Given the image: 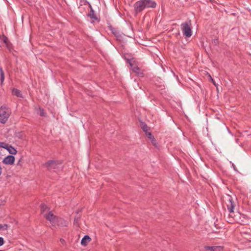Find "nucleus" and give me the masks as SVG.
<instances>
[{"instance_id": "nucleus-4", "label": "nucleus", "mask_w": 251, "mask_h": 251, "mask_svg": "<svg viewBox=\"0 0 251 251\" xmlns=\"http://www.w3.org/2000/svg\"><path fill=\"white\" fill-rule=\"evenodd\" d=\"M44 217L50 221L52 226H56L58 217L54 215L51 211H49L48 213L44 214Z\"/></svg>"}, {"instance_id": "nucleus-11", "label": "nucleus", "mask_w": 251, "mask_h": 251, "mask_svg": "<svg viewBox=\"0 0 251 251\" xmlns=\"http://www.w3.org/2000/svg\"><path fill=\"white\" fill-rule=\"evenodd\" d=\"M204 248L210 251H223V248L222 246H205Z\"/></svg>"}, {"instance_id": "nucleus-15", "label": "nucleus", "mask_w": 251, "mask_h": 251, "mask_svg": "<svg viewBox=\"0 0 251 251\" xmlns=\"http://www.w3.org/2000/svg\"><path fill=\"white\" fill-rule=\"evenodd\" d=\"M12 94L14 95H15L17 97H20V98H22V95L21 93V91L19 90H18L17 89H16V88H14L12 90Z\"/></svg>"}, {"instance_id": "nucleus-10", "label": "nucleus", "mask_w": 251, "mask_h": 251, "mask_svg": "<svg viewBox=\"0 0 251 251\" xmlns=\"http://www.w3.org/2000/svg\"><path fill=\"white\" fill-rule=\"evenodd\" d=\"M69 224V222L64 220L63 219L57 218V224L56 226H58L60 227L67 226Z\"/></svg>"}, {"instance_id": "nucleus-28", "label": "nucleus", "mask_w": 251, "mask_h": 251, "mask_svg": "<svg viewBox=\"0 0 251 251\" xmlns=\"http://www.w3.org/2000/svg\"><path fill=\"white\" fill-rule=\"evenodd\" d=\"M0 251H2V250H0Z\"/></svg>"}, {"instance_id": "nucleus-1", "label": "nucleus", "mask_w": 251, "mask_h": 251, "mask_svg": "<svg viewBox=\"0 0 251 251\" xmlns=\"http://www.w3.org/2000/svg\"><path fill=\"white\" fill-rule=\"evenodd\" d=\"M11 114V110L5 106H1L0 108V122L5 124L8 120Z\"/></svg>"}, {"instance_id": "nucleus-9", "label": "nucleus", "mask_w": 251, "mask_h": 251, "mask_svg": "<svg viewBox=\"0 0 251 251\" xmlns=\"http://www.w3.org/2000/svg\"><path fill=\"white\" fill-rule=\"evenodd\" d=\"M235 206V204L234 201H233L232 198L230 197L229 198V203L227 204V209H228V211L230 213L233 212L234 211V209Z\"/></svg>"}, {"instance_id": "nucleus-16", "label": "nucleus", "mask_w": 251, "mask_h": 251, "mask_svg": "<svg viewBox=\"0 0 251 251\" xmlns=\"http://www.w3.org/2000/svg\"><path fill=\"white\" fill-rule=\"evenodd\" d=\"M146 134L148 136L149 139H150L151 140V141L152 143L153 144L155 145V143H156V141H155L154 137L151 134V133L150 132H148Z\"/></svg>"}, {"instance_id": "nucleus-17", "label": "nucleus", "mask_w": 251, "mask_h": 251, "mask_svg": "<svg viewBox=\"0 0 251 251\" xmlns=\"http://www.w3.org/2000/svg\"><path fill=\"white\" fill-rule=\"evenodd\" d=\"M141 127H142V129H143V130L146 133V134L147 133H148L149 130V127L147 126V125H146L145 124L143 123H142L141 124Z\"/></svg>"}, {"instance_id": "nucleus-21", "label": "nucleus", "mask_w": 251, "mask_h": 251, "mask_svg": "<svg viewBox=\"0 0 251 251\" xmlns=\"http://www.w3.org/2000/svg\"><path fill=\"white\" fill-rule=\"evenodd\" d=\"M240 218H243L244 219V220H241L242 222H243V224H246V223L247 222V220H248V218L247 216H246L245 215H241V217H240Z\"/></svg>"}, {"instance_id": "nucleus-3", "label": "nucleus", "mask_w": 251, "mask_h": 251, "mask_svg": "<svg viewBox=\"0 0 251 251\" xmlns=\"http://www.w3.org/2000/svg\"><path fill=\"white\" fill-rule=\"evenodd\" d=\"M61 164V162L60 161L50 160L46 162L44 165L49 170H52L58 168Z\"/></svg>"}, {"instance_id": "nucleus-8", "label": "nucleus", "mask_w": 251, "mask_h": 251, "mask_svg": "<svg viewBox=\"0 0 251 251\" xmlns=\"http://www.w3.org/2000/svg\"><path fill=\"white\" fill-rule=\"evenodd\" d=\"M145 8H155L156 6L155 2L152 0H143Z\"/></svg>"}, {"instance_id": "nucleus-12", "label": "nucleus", "mask_w": 251, "mask_h": 251, "mask_svg": "<svg viewBox=\"0 0 251 251\" xmlns=\"http://www.w3.org/2000/svg\"><path fill=\"white\" fill-rule=\"evenodd\" d=\"M90 241L91 238L88 235H85L81 239V244L83 246H86Z\"/></svg>"}, {"instance_id": "nucleus-18", "label": "nucleus", "mask_w": 251, "mask_h": 251, "mask_svg": "<svg viewBox=\"0 0 251 251\" xmlns=\"http://www.w3.org/2000/svg\"><path fill=\"white\" fill-rule=\"evenodd\" d=\"M48 206L44 204H42L41 205V213L44 215V214H45L46 213H45V211L46 210L48 209Z\"/></svg>"}, {"instance_id": "nucleus-6", "label": "nucleus", "mask_w": 251, "mask_h": 251, "mask_svg": "<svg viewBox=\"0 0 251 251\" xmlns=\"http://www.w3.org/2000/svg\"><path fill=\"white\" fill-rule=\"evenodd\" d=\"M127 62L131 66L133 72L139 75H142L143 74L141 72L140 69L135 64L134 61L133 60L128 59Z\"/></svg>"}, {"instance_id": "nucleus-13", "label": "nucleus", "mask_w": 251, "mask_h": 251, "mask_svg": "<svg viewBox=\"0 0 251 251\" xmlns=\"http://www.w3.org/2000/svg\"><path fill=\"white\" fill-rule=\"evenodd\" d=\"M90 12L88 14V16L91 19H92V22H94V21L97 20L98 19L96 15H95L94 11L93 10L91 6L90 5Z\"/></svg>"}, {"instance_id": "nucleus-23", "label": "nucleus", "mask_w": 251, "mask_h": 251, "mask_svg": "<svg viewBox=\"0 0 251 251\" xmlns=\"http://www.w3.org/2000/svg\"><path fill=\"white\" fill-rule=\"evenodd\" d=\"M9 146V145H8V144H6L5 143H4V142H1L0 143V147L1 148H2L3 149H7V147Z\"/></svg>"}, {"instance_id": "nucleus-20", "label": "nucleus", "mask_w": 251, "mask_h": 251, "mask_svg": "<svg viewBox=\"0 0 251 251\" xmlns=\"http://www.w3.org/2000/svg\"><path fill=\"white\" fill-rule=\"evenodd\" d=\"M39 114L41 116H46V113L43 108H39Z\"/></svg>"}, {"instance_id": "nucleus-27", "label": "nucleus", "mask_w": 251, "mask_h": 251, "mask_svg": "<svg viewBox=\"0 0 251 251\" xmlns=\"http://www.w3.org/2000/svg\"><path fill=\"white\" fill-rule=\"evenodd\" d=\"M61 241L62 242H64V240H62V239H61Z\"/></svg>"}, {"instance_id": "nucleus-26", "label": "nucleus", "mask_w": 251, "mask_h": 251, "mask_svg": "<svg viewBox=\"0 0 251 251\" xmlns=\"http://www.w3.org/2000/svg\"><path fill=\"white\" fill-rule=\"evenodd\" d=\"M20 162H21L20 160H19V161L17 163V165H20Z\"/></svg>"}, {"instance_id": "nucleus-25", "label": "nucleus", "mask_w": 251, "mask_h": 251, "mask_svg": "<svg viewBox=\"0 0 251 251\" xmlns=\"http://www.w3.org/2000/svg\"><path fill=\"white\" fill-rule=\"evenodd\" d=\"M4 244V240L3 238L0 237V246H1Z\"/></svg>"}, {"instance_id": "nucleus-22", "label": "nucleus", "mask_w": 251, "mask_h": 251, "mask_svg": "<svg viewBox=\"0 0 251 251\" xmlns=\"http://www.w3.org/2000/svg\"><path fill=\"white\" fill-rule=\"evenodd\" d=\"M9 146V145H8V144H6L5 143H4V142H1L0 143V147L1 148H2L3 149H7V147Z\"/></svg>"}, {"instance_id": "nucleus-5", "label": "nucleus", "mask_w": 251, "mask_h": 251, "mask_svg": "<svg viewBox=\"0 0 251 251\" xmlns=\"http://www.w3.org/2000/svg\"><path fill=\"white\" fill-rule=\"evenodd\" d=\"M134 8L136 13H139L145 9L143 0L136 2L134 5Z\"/></svg>"}, {"instance_id": "nucleus-7", "label": "nucleus", "mask_w": 251, "mask_h": 251, "mask_svg": "<svg viewBox=\"0 0 251 251\" xmlns=\"http://www.w3.org/2000/svg\"><path fill=\"white\" fill-rule=\"evenodd\" d=\"M15 157L9 155L4 157L2 160V163L5 165H13L15 162Z\"/></svg>"}, {"instance_id": "nucleus-19", "label": "nucleus", "mask_w": 251, "mask_h": 251, "mask_svg": "<svg viewBox=\"0 0 251 251\" xmlns=\"http://www.w3.org/2000/svg\"><path fill=\"white\" fill-rule=\"evenodd\" d=\"M0 79L1 81V83H2L4 79V73L2 70V69L1 68H0Z\"/></svg>"}, {"instance_id": "nucleus-14", "label": "nucleus", "mask_w": 251, "mask_h": 251, "mask_svg": "<svg viewBox=\"0 0 251 251\" xmlns=\"http://www.w3.org/2000/svg\"><path fill=\"white\" fill-rule=\"evenodd\" d=\"M6 150L9 152L10 154L13 155L16 154L17 152V150L11 145H9L7 147Z\"/></svg>"}, {"instance_id": "nucleus-24", "label": "nucleus", "mask_w": 251, "mask_h": 251, "mask_svg": "<svg viewBox=\"0 0 251 251\" xmlns=\"http://www.w3.org/2000/svg\"><path fill=\"white\" fill-rule=\"evenodd\" d=\"M8 226L6 224L0 225V230H5L7 229Z\"/></svg>"}, {"instance_id": "nucleus-2", "label": "nucleus", "mask_w": 251, "mask_h": 251, "mask_svg": "<svg viewBox=\"0 0 251 251\" xmlns=\"http://www.w3.org/2000/svg\"><path fill=\"white\" fill-rule=\"evenodd\" d=\"M181 28L184 35L187 37H190L192 35V29L191 27V23L185 22L181 24Z\"/></svg>"}]
</instances>
